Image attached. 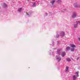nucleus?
<instances>
[{"label": "nucleus", "mask_w": 80, "mask_h": 80, "mask_svg": "<svg viewBox=\"0 0 80 80\" xmlns=\"http://www.w3.org/2000/svg\"><path fill=\"white\" fill-rule=\"evenodd\" d=\"M55 58L56 59L57 61L58 62H60L61 61V60L62 59V58L59 56H58L57 55L55 57Z\"/></svg>", "instance_id": "1"}, {"label": "nucleus", "mask_w": 80, "mask_h": 80, "mask_svg": "<svg viewBox=\"0 0 80 80\" xmlns=\"http://www.w3.org/2000/svg\"><path fill=\"white\" fill-rule=\"evenodd\" d=\"M71 52H74V50H75V48L76 47V46L75 45L73 44H71Z\"/></svg>", "instance_id": "2"}, {"label": "nucleus", "mask_w": 80, "mask_h": 80, "mask_svg": "<svg viewBox=\"0 0 80 80\" xmlns=\"http://www.w3.org/2000/svg\"><path fill=\"white\" fill-rule=\"evenodd\" d=\"M60 36L61 37H63L65 36V32H62L60 34Z\"/></svg>", "instance_id": "3"}, {"label": "nucleus", "mask_w": 80, "mask_h": 80, "mask_svg": "<svg viewBox=\"0 0 80 80\" xmlns=\"http://www.w3.org/2000/svg\"><path fill=\"white\" fill-rule=\"evenodd\" d=\"M74 7H79L80 5L77 2H76L74 4Z\"/></svg>", "instance_id": "4"}, {"label": "nucleus", "mask_w": 80, "mask_h": 80, "mask_svg": "<svg viewBox=\"0 0 80 80\" xmlns=\"http://www.w3.org/2000/svg\"><path fill=\"white\" fill-rule=\"evenodd\" d=\"M77 16V13L76 12H74L72 16V18H75Z\"/></svg>", "instance_id": "5"}, {"label": "nucleus", "mask_w": 80, "mask_h": 80, "mask_svg": "<svg viewBox=\"0 0 80 80\" xmlns=\"http://www.w3.org/2000/svg\"><path fill=\"white\" fill-rule=\"evenodd\" d=\"M32 12H29L27 13V15H28V17H31V16H32Z\"/></svg>", "instance_id": "6"}, {"label": "nucleus", "mask_w": 80, "mask_h": 80, "mask_svg": "<svg viewBox=\"0 0 80 80\" xmlns=\"http://www.w3.org/2000/svg\"><path fill=\"white\" fill-rule=\"evenodd\" d=\"M57 55L58 54L60 55L61 54V52H60V49H58L57 51Z\"/></svg>", "instance_id": "7"}, {"label": "nucleus", "mask_w": 80, "mask_h": 80, "mask_svg": "<svg viewBox=\"0 0 80 80\" xmlns=\"http://www.w3.org/2000/svg\"><path fill=\"white\" fill-rule=\"evenodd\" d=\"M66 55V53H65V52H62V57H65V55Z\"/></svg>", "instance_id": "8"}, {"label": "nucleus", "mask_w": 80, "mask_h": 80, "mask_svg": "<svg viewBox=\"0 0 80 80\" xmlns=\"http://www.w3.org/2000/svg\"><path fill=\"white\" fill-rule=\"evenodd\" d=\"M79 73V72L78 71H77V72H75V74L76 75V77H78L79 76V75H78V73Z\"/></svg>", "instance_id": "9"}, {"label": "nucleus", "mask_w": 80, "mask_h": 80, "mask_svg": "<svg viewBox=\"0 0 80 80\" xmlns=\"http://www.w3.org/2000/svg\"><path fill=\"white\" fill-rule=\"evenodd\" d=\"M78 27V25L77 24H74V26H73L74 28H77Z\"/></svg>", "instance_id": "10"}, {"label": "nucleus", "mask_w": 80, "mask_h": 80, "mask_svg": "<svg viewBox=\"0 0 80 80\" xmlns=\"http://www.w3.org/2000/svg\"><path fill=\"white\" fill-rule=\"evenodd\" d=\"M66 60L67 62H70V61H71V59L69 58H66Z\"/></svg>", "instance_id": "11"}, {"label": "nucleus", "mask_w": 80, "mask_h": 80, "mask_svg": "<svg viewBox=\"0 0 80 80\" xmlns=\"http://www.w3.org/2000/svg\"><path fill=\"white\" fill-rule=\"evenodd\" d=\"M35 6H36V3L33 2V5H32V7H35Z\"/></svg>", "instance_id": "12"}, {"label": "nucleus", "mask_w": 80, "mask_h": 80, "mask_svg": "<svg viewBox=\"0 0 80 80\" xmlns=\"http://www.w3.org/2000/svg\"><path fill=\"white\" fill-rule=\"evenodd\" d=\"M22 8H20L18 9V11L19 12H22Z\"/></svg>", "instance_id": "13"}, {"label": "nucleus", "mask_w": 80, "mask_h": 80, "mask_svg": "<svg viewBox=\"0 0 80 80\" xmlns=\"http://www.w3.org/2000/svg\"><path fill=\"white\" fill-rule=\"evenodd\" d=\"M70 47H68L66 48V50L68 51V50H70Z\"/></svg>", "instance_id": "14"}, {"label": "nucleus", "mask_w": 80, "mask_h": 80, "mask_svg": "<svg viewBox=\"0 0 80 80\" xmlns=\"http://www.w3.org/2000/svg\"><path fill=\"white\" fill-rule=\"evenodd\" d=\"M49 55H53L54 52H52V54H51V50H50L49 51Z\"/></svg>", "instance_id": "15"}, {"label": "nucleus", "mask_w": 80, "mask_h": 80, "mask_svg": "<svg viewBox=\"0 0 80 80\" xmlns=\"http://www.w3.org/2000/svg\"><path fill=\"white\" fill-rule=\"evenodd\" d=\"M76 78H77V77H76L74 75L73 76V80H75L76 79Z\"/></svg>", "instance_id": "16"}, {"label": "nucleus", "mask_w": 80, "mask_h": 80, "mask_svg": "<svg viewBox=\"0 0 80 80\" xmlns=\"http://www.w3.org/2000/svg\"><path fill=\"white\" fill-rule=\"evenodd\" d=\"M55 0H54L53 1H52V2H51V3H52V4L53 5L54 3H55Z\"/></svg>", "instance_id": "17"}, {"label": "nucleus", "mask_w": 80, "mask_h": 80, "mask_svg": "<svg viewBox=\"0 0 80 80\" xmlns=\"http://www.w3.org/2000/svg\"><path fill=\"white\" fill-rule=\"evenodd\" d=\"M7 5L6 4L4 3V8H6V7H7Z\"/></svg>", "instance_id": "18"}, {"label": "nucleus", "mask_w": 80, "mask_h": 80, "mask_svg": "<svg viewBox=\"0 0 80 80\" xmlns=\"http://www.w3.org/2000/svg\"><path fill=\"white\" fill-rule=\"evenodd\" d=\"M52 44H50L51 45H52V46H53V45H54V42L52 41Z\"/></svg>", "instance_id": "19"}, {"label": "nucleus", "mask_w": 80, "mask_h": 80, "mask_svg": "<svg viewBox=\"0 0 80 80\" xmlns=\"http://www.w3.org/2000/svg\"><path fill=\"white\" fill-rule=\"evenodd\" d=\"M76 24L78 25V23H80V21H77L76 22Z\"/></svg>", "instance_id": "20"}, {"label": "nucleus", "mask_w": 80, "mask_h": 80, "mask_svg": "<svg viewBox=\"0 0 80 80\" xmlns=\"http://www.w3.org/2000/svg\"><path fill=\"white\" fill-rule=\"evenodd\" d=\"M59 36H59V35H58V34H57L56 35V36L55 37V38H58V37H59Z\"/></svg>", "instance_id": "21"}, {"label": "nucleus", "mask_w": 80, "mask_h": 80, "mask_svg": "<svg viewBox=\"0 0 80 80\" xmlns=\"http://www.w3.org/2000/svg\"><path fill=\"white\" fill-rule=\"evenodd\" d=\"M60 44V42L59 41H57V44L58 45H59Z\"/></svg>", "instance_id": "22"}, {"label": "nucleus", "mask_w": 80, "mask_h": 80, "mask_svg": "<svg viewBox=\"0 0 80 80\" xmlns=\"http://www.w3.org/2000/svg\"><path fill=\"white\" fill-rule=\"evenodd\" d=\"M69 68V67H68L67 66L66 67V70H68V69Z\"/></svg>", "instance_id": "23"}, {"label": "nucleus", "mask_w": 80, "mask_h": 80, "mask_svg": "<svg viewBox=\"0 0 80 80\" xmlns=\"http://www.w3.org/2000/svg\"><path fill=\"white\" fill-rule=\"evenodd\" d=\"M61 2V0H58V3H60Z\"/></svg>", "instance_id": "24"}, {"label": "nucleus", "mask_w": 80, "mask_h": 80, "mask_svg": "<svg viewBox=\"0 0 80 80\" xmlns=\"http://www.w3.org/2000/svg\"><path fill=\"white\" fill-rule=\"evenodd\" d=\"M79 58H80V57H78L77 58V60H78V59H79Z\"/></svg>", "instance_id": "25"}, {"label": "nucleus", "mask_w": 80, "mask_h": 80, "mask_svg": "<svg viewBox=\"0 0 80 80\" xmlns=\"http://www.w3.org/2000/svg\"><path fill=\"white\" fill-rule=\"evenodd\" d=\"M62 12H65V10H63Z\"/></svg>", "instance_id": "26"}, {"label": "nucleus", "mask_w": 80, "mask_h": 80, "mask_svg": "<svg viewBox=\"0 0 80 80\" xmlns=\"http://www.w3.org/2000/svg\"><path fill=\"white\" fill-rule=\"evenodd\" d=\"M78 39L79 41V42H80V38H78Z\"/></svg>", "instance_id": "27"}, {"label": "nucleus", "mask_w": 80, "mask_h": 80, "mask_svg": "<svg viewBox=\"0 0 80 80\" xmlns=\"http://www.w3.org/2000/svg\"><path fill=\"white\" fill-rule=\"evenodd\" d=\"M68 72V70H66L65 71V72Z\"/></svg>", "instance_id": "28"}, {"label": "nucleus", "mask_w": 80, "mask_h": 80, "mask_svg": "<svg viewBox=\"0 0 80 80\" xmlns=\"http://www.w3.org/2000/svg\"><path fill=\"white\" fill-rule=\"evenodd\" d=\"M48 15V14H47V13H46L45 14V15L47 16Z\"/></svg>", "instance_id": "29"}, {"label": "nucleus", "mask_w": 80, "mask_h": 80, "mask_svg": "<svg viewBox=\"0 0 80 80\" xmlns=\"http://www.w3.org/2000/svg\"><path fill=\"white\" fill-rule=\"evenodd\" d=\"M36 2H38V3H39L40 2H39V1Z\"/></svg>", "instance_id": "30"}, {"label": "nucleus", "mask_w": 80, "mask_h": 80, "mask_svg": "<svg viewBox=\"0 0 80 80\" xmlns=\"http://www.w3.org/2000/svg\"><path fill=\"white\" fill-rule=\"evenodd\" d=\"M54 49H56V48H54Z\"/></svg>", "instance_id": "31"}, {"label": "nucleus", "mask_w": 80, "mask_h": 80, "mask_svg": "<svg viewBox=\"0 0 80 80\" xmlns=\"http://www.w3.org/2000/svg\"><path fill=\"white\" fill-rule=\"evenodd\" d=\"M29 0H28V1H29Z\"/></svg>", "instance_id": "32"}]
</instances>
